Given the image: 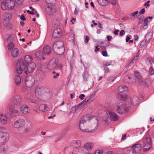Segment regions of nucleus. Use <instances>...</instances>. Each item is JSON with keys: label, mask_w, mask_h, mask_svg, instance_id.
<instances>
[{"label": "nucleus", "mask_w": 154, "mask_h": 154, "mask_svg": "<svg viewBox=\"0 0 154 154\" xmlns=\"http://www.w3.org/2000/svg\"><path fill=\"white\" fill-rule=\"evenodd\" d=\"M118 90L119 93L117 96V98L121 101H124L127 97V95L125 92L128 91V88L125 85H122L119 87Z\"/></svg>", "instance_id": "1"}, {"label": "nucleus", "mask_w": 154, "mask_h": 154, "mask_svg": "<svg viewBox=\"0 0 154 154\" xmlns=\"http://www.w3.org/2000/svg\"><path fill=\"white\" fill-rule=\"evenodd\" d=\"M143 150L146 151L149 150L152 146L151 139L148 137L145 138L143 140Z\"/></svg>", "instance_id": "2"}, {"label": "nucleus", "mask_w": 154, "mask_h": 154, "mask_svg": "<svg viewBox=\"0 0 154 154\" xmlns=\"http://www.w3.org/2000/svg\"><path fill=\"white\" fill-rule=\"evenodd\" d=\"M57 60L55 58H53L49 62L48 65V68L50 70H54L57 67L61 68V65H58Z\"/></svg>", "instance_id": "3"}, {"label": "nucleus", "mask_w": 154, "mask_h": 154, "mask_svg": "<svg viewBox=\"0 0 154 154\" xmlns=\"http://www.w3.org/2000/svg\"><path fill=\"white\" fill-rule=\"evenodd\" d=\"M26 66L23 61L20 59L19 60L17 64L16 71L17 73L20 74L25 69Z\"/></svg>", "instance_id": "4"}, {"label": "nucleus", "mask_w": 154, "mask_h": 154, "mask_svg": "<svg viewBox=\"0 0 154 154\" xmlns=\"http://www.w3.org/2000/svg\"><path fill=\"white\" fill-rule=\"evenodd\" d=\"M117 108L116 109L117 112L120 114H122L125 112H127L128 108L131 106V105H128L127 102H126L125 105H120V106H117Z\"/></svg>", "instance_id": "5"}, {"label": "nucleus", "mask_w": 154, "mask_h": 154, "mask_svg": "<svg viewBox=\"0 0 154 154\" xmlns=\"http://www.w3.org/2000/svg\"><path fill=\"white\" fill-rule=\"evenodd\" d=\"M49 89L46 87L39 86L37 87L35 90L36 94L41 95L44 94L45 93L49 92Z\"/></svg>", "instance_id": "6"}, {"label": "nucleus", "mask_w": 154, "mask_h": 154, "mask_svg": "<svg viewBox=\"0 0 154 154\" xmlns=\"http://www.w3.org/2000/svg\"><path fill=\"white\" fill-rule=\"evenodd\" d=\"M9 114L11 116L14 117L17 116L19 114V111L12 105H10L9 106Z\"/></svg>", "instance_id": "7"}, {"label": "nucleus", "mask_w": 154, "mask_h": 154, "mask_svg": "<svg viewBox=\"0 0 154 154\" xmlns=\"http://www.w3.org/2000/svg\"><path fill=\"white\" fill-rule=\"evenodd\" d=\"M25 124V122L24 120L19 119L14 122V126L16 128H20L23 127Z\"/></svg>", "instance_id": "8"}, {"label": "nucleus", "mask_w": 154, "mask_h": 154, "mask_svg": "<svg viewBox=\"0 0 154 154\" xmlns=\"http://www.w3.org/2000/svg\"><path fill=\"white\" fill-rule=\"evenodd\" d=\"M11 102L14 105H20L21 102L20 97L18 95H15L12 97Z\"/></svg>", "instance_id": "9"}, {"label": "nucleus", "mask_w": 154, "mask_h": 154, "mask_svg": "<svg viewBox=\"0 0 154 154\" xmlns=\"http://www.w3.org/2000/svg\"><path fill=\"white\" fill-rule=\"evenodd\" d=\"M34 79L32 76H29L25 79V84L26 86L29 88L33 85L34 83Z\"/></svg>", "instance_id": "10"}, {"label": "nucleus", "mask_w": 154, "mask_h": 154, "mask_svg": "<svg viewBox=\"0 0 154 154\" xmlns=\"http://www.w3.org/2000/svg\"><path fill=\"white\" fill-rule=\"evenodd\" d=\"M9 135L7 132H2L0 134V142L4 143L9 139Z\"/></svg>", "instance_id": "11"}, {"label": "nucleus", "mask_w": 154, "mask_h": 154, "mask_svg": "<svg viewBox=\"0 0 154 154\" xmlns=\"http://www.w3.org/2000/svg\"><path fill=\"white\" fill-rule=\"evenodd\" d=\"M35 68V63L33 62H32L29 63L27 66V71L25 70L24 71L25 73L27 75L28 72L29 73L32 72L34 70Z\"/></svg>", "instance_id": "12"}, {"label": "nucleus", "mask_w": 154, "mask_h": 154, "mask_svg": "<svg viewBox=\"0 0 154 154\" xmlns=\"http://www.w3.org/2000/svg\"><path fill=\"white\" fill-rule=\"evenodd\" d=\"M98 3L102 6H106L108 3H111L112 5H115L116 3V0H113V1L110 0H98Z\"/></svg>", "instance_id": "13"}, {"label": "nucleus", "mask_w": 154, "mask_h": 154, "mask_svg": "<svg viewBox=\"0 0 154 154\" xmlns=\"http://www.w3.org/2000/svg\"><path fill=\"white\" fill-rule=\"evenodd\" d=\"M62 34V30L60 28L55 29L54 30L53 33V37L55 38H58L60 37Z\"/></svg>", "instance_id": "14"}, {"label": "nucleus", "mask_w": 154, "mask_h": 154, "mask_svg": "<svg viewBox=\"0 0 154 154\" xmlns=\"http://www.w3.org/2000/svg\"><path fill=\"white\" fill-rule=\"evenodd\" d=\"M64 47L63 42L59 41L55 42L53 45V48L54 51L58 49L59 48Z\"/></svg>", "instance_id": "15"}, {"label": "nucleus", "mask_w": 154, "mask_h": 154, "mask_svg": "<svg viewBox=\"0 0 154 154\" xmlns=\"http://www.w3.org/2000/svg\"><path fill=\"white\" fill-rule=\"evenodd\" d=\"M132 148L136 153L140 152L141 150L142 146L141 144L137 143L134 144L132 146Z\"/></svg>", "instance_id": "16"}, {"label": "nucleus", "mask_w": 154, "mask_h": 154, "mask_svg": "<svg viewBox=\"0 0 154 154\" xmlns=\"http://www.w3.org/2000/svg\"><path fill=\"white\" fill-rule=\"evenodd\" d=\"M134 74L138 80L139 84L141 85L143 84V80L142 79L141 75V73L137 71H135L134 72Z\"/></svg>", "instance_id": "17"}, {"label": "nucleus", "mask_w": 154, "mask_h": 154, "mask_svg": "<svg viewBox=\"0 0 154 154\" xmlns=\"http://www.w3.org/2000/svg\"><path fill=\"white\" fill-rule=\"evenodd\" d=\"M43 51L45 55H49L51 52V49L50 46L46 45L43 48Z\"/></svg>", "instance_id": "18"}, {"label": "nucleus", "mask_w": 154, "mask_h": 154, "mask_svg": "<svg viewBox=\"0 0 154 154\" xmlns=\"http://www.w3.org/2000/svg\"><path fill=\"white\" fill-rule=\"evenodd\" d=\"M85 122H83L81 123V126L80 127L79 123V127L80 130L82 132H90V133H92L95 131L96 130V128H95V129H93L91 131H89L88 129H86L84 128V123Z\"/></svg>", "instance_id": "19"}, {"label": "nucleus", "mask_w": 154, "mask_h": 154, "mask_svg": "<svg viewBox=\"0 0 154 154\" xmlns=\"http://www.w3.org/2000/svg\"><path fill=\"white\" fill-rule=\"evenodd\" d=\"M53 5H47L45 6L46 12L49 15H51L55 12V10L52 7Z\"/></svg>", "instance_id": "20"}, {"label": "nucleus", "mask_w": 154, "mask_h": 154, "mask_svg": "<svg viewBox=\"0 0 154 154\" xmlns=\"http://www.w3.org/2000/svg\"><path fill=\"white\" fill-rule=\"evenodd\" d=\"M109 117L110 119L113 121H116L118 119L117 115L114 112L110 111L109 112Z\"/></svg>", "instance_id": "21"}, {"label": "nucleus", "mask_w": 154, "mask_h": 154, "mask_svg": "<svg viewBox=\"0 0 154 154\" xmlns=\"http://www.w3.org/2000/svg\"><path fill=\"white\" fill-rule=\"evenodd\" d=\"M24 98L26 100H30V101L32 103H35L34 100L33 99V95L31 93H28L25 96Z\"/></svg>", "instance_id": "22"}, {"label": "nucleus", "mask_w": 154, "mask_h": 154, "mask_svg": "<svg viewBox=\"0 0 154 154\" xmlns=\"http://www.w3.org/2000/svg\"><path fill=\"white\" fill-rule=\"evenodd\" d=\"M93 99H91L90 97H89L88 99H85L83 101H82L81 103L79 104V105H82V107H84V106L86 105L88 103L92 101Z\"/></svg>", "instance_id": "23"}, {"label": "nucleus", "mask_w": 154, "mask_h": 154, "mask_svg": "<svg viewBox=\"0 0 154 154\" xmlns=\"http://www.w3.org/2000/svg\"><path fill=\"white\" fill-rule=\"evenodd\" d=\"M8 148L7 145L4 143L0 145V152L5 153L8 150Z\"/></svg>", "instance_id": "24"}, {"label": "nucleus", "mask_w": 154, "mask_h": 154, "mask_svg": "<svg viewBox=\"0 0 154 154\" xmlns=\"http://www.w3.org/2000/svg\"><path fill=\"white\" fill-rule=\"evenodd\" d=\"M139 100L138 99L137 97H134L130 100V103L129 101L127 102L128 105H131V104H133L134 105H136L138 104Z\"/></svg>", "instance_id": "25"}, {"label": "nucleus", "mask_w": 154, "mask_h": 154, "mask_svg": "<svg viewBox=\"0 0 154 154\" xmlns=\"http://www.w3.org/2000/svg\"><path fill=\"white\" fill-rule=\"evenodd\" d=\"M11 55L14 57H18L19 55V50L17 48H13L11 51Z\"/></svg>", "instance_id": "26"}, {"label": "nucleus", "mask_w": 154, "mask_h": 154, "mask_svg": "<svg viewBox=\"0 0 154 154\" xmlns=\"http://www.w3.org/2000/svg\"><path fill=\"white\" fill-rule=\"evenodd\" d=\"M65 51V49L64 46L62 47L59 48L58 49H57V50H56L54 51L55 53L57 55H61L64 53Z\"/></svg>", "instance_id": "27"}, {"label": "nucleus", "mask_w": 154, "mask_h": 154, "mask_svg": "<svg viewBox=\"0 0 154 154\" xmlns=\"http://www.w3.org/2000/svg\"><path fill=\"white\" fill-rule=\"evenodd\" d=\"M90 119V117H89V116L88 115H85L83 116L79 122L80 127L81 126V123L83 122L85 123L86 121H89Z\"/></svg>", "instance_id": "28"}, {"label": "nucleus", "mask_w": 154, "mask_h": 154, "mask_svg": "<svg viewBox=\"0 0 154 154\" xmlns=\"http://www.w3.org/2000/svg\"><path fill=\"white\" fill-rule=\"evenodd\" d=\"M21 110L23 113L26 114L29 112V109L28 106L25 105L21 106Z\"/></svg>", "instance_id": "29"}, {"label": "nucleus", "mask_w": 154, "mask_h": 154, "mask_svg": "<svg viewBox=\"0 0 154 154\" xmlns=\"http://www.w3.org/2000/svg\"><path fill=\"white\" fill-rule=\"evenodd\" d=\"M7 2L8 5V8L12 9L14 8L15 5V2L13 0H7Z\"/></svg>", "instance_id": "30"}, {"label": "nucleus", "mask_w": 154, "mask_h": 154, "mask_svg": "<svg viewBox=\"0 0 154 154\" xmlns=\"http://www.w3.org/2000/svg\"><path fill=\"white\" fill-rule=\"evenodd\" d=\"M39 109L42 112H45L48 110V108L46 105L42 104L39 106Z\"/></svg>", "instance_id": "31"}, {"label": "nucleus", "mask_w": 154, "mask_h": 154, "mask_svg": "<svg viewBox=\"0 0 154 154\" xmlns=\"http://www.w3.org/2000/svg\"><path fill=\"white\" fill-rule=\"evenodd\" d=\"M61 23V22L60 19L59 18H57L53 20L52 22V24L55 26H60Z\"/></svg>", "instance_id": "32"}, {"label": "nucleus", "mask_w": 154, "mask_h": 154, "mask_svg": "<svg viewBox=\"0 0 154 154\" xmlns=\"http://www.w3.org/2000/svg\"><path fill=\"white\" fill-rule=\"evenodd\" d=\"M93 145V144L91 143H87L84 145V147L88 152V150L92 148Z\"/></svg>", "instance_id": "33"}, {"label": "nucleus", "mask_w": 154, "mask_h": 154, "mask_svg": "<svg viewBox=\"0 0 154 154\" xmlns=\"http://www.w3.org/2000/svg\"><path fill=\"white\" fill-rule=\"evenodd\" d=\"M0 120L2 123L5 124L7 122V118L5 115H1L0 116Z\"/></svg>", "instance_id": "34"}, {"label": "nucleus", "mask_w": 154, "mask_h": 154, "mask_svg": "<svg viewBox=\"0 0 154 154\" xmlns=\"http://www.w3.org/2000/svg\"><path fill=\"white\" fill-rule=\"evenodd\" d=\"M15 82L17 85H19L20 84L21 78L20 76L18 75H16L15 79Z\"/></svg>", "instance_id": "35"}, {"label": "nucleus", "mask_w": 154, "mask_h": 154, "mask_svg": "<svg viewBox=\"0 0 154 154\" xmlns=\"http://www.w3.org/2000/svg\"><path fill=\"white\" fill-rule=\"evenodd\" d=\"M79 152L80 154H87L88 153L87 150L84 147L80 148L79 150Z\"/></svg>", "instance_id": "36"}, {"label": "nucleus", "mask_w": 154, "mask_h": 154, "mask_svg": "<svg viewBox=\"0 0 154 154\" xmlns=\"http://www.w3.org/2000/svg\"><path fill=\"white\" fill-rule=\"evenodd\" d=\"M32 60V57L30 55H27L25 57V61L26 63H28L31 62Z\"/></svg>", "instance_id": "37"}, {"label": "nucleus", "mask_w": 154, "mask_h": 154, "mask_svg": "<svg viewBox=\"0 0 154 154\" xmlns=\"http://www.w3.org/2000/svg\"><path fill=\"white\" fill-rule=\"evenodd\" d=\"M146 62L148 65H151L154 63V60L151 57H148L146 59Z\"/></svg>", "instance_id": "38"}, {"label": "nucleus", "mask_w": 154, "mask_h": 154, "mask_svg": "<svg viewBox=\"0 0 154 154\" xmlns=\"http://www.w3.org/2000/svg\"><path fill=\"white\" fill-rule=\"evenodd\" d=\"M35 55L36 57L40 59H42V56L43 55V52L41 51H38L36 52Z\"/></svg>", "instance_id": "39"}, {"label": "nucleus", "mask_w": 154, "mask_h": 154, "mask_svg": "<svg viewBox=\"0 0 154 154\" xmlns=\"http://www.w3.org/2000/svg\"><path fill=\"white\" fill-rule=\"evenodd\" d=\"M1 7L3 10H5L8 8V5L7 2V1L3 2L1 4Z\"/></svg>", "instance_id": "40"}, {"label": "nucleus", "mask_w": 154, "mask_h": 154, "mask_svg": "<svg viewBox=\"0 0 154 154\" xmlns=\"http://www.w3.org/2000/svg\"><path fill=\"white\" fill-rule=\"evenodd\" d=\"M83 77L84 80L86 82L88 80L87 79L89 78V75L87 72L85 71L83 73Z\"/></svg>", "instance_id": "41"}, {"label": "nucleus", "mask_w": 154, "mask_h": 154, "mask_svg": "<svg viewBox=\"0 0 154 154\" xmlns=\"http://www.w3.org/2000/svg\"><path fill=\"white\" fill-rule=\"evenodd\" d=\"M139 57V55H136L134 58L130 61L128 64V66H131L132 63H134L138 59V58Z\"/></svg>", "instance_id": "42"}, {"label": "nucleus", "mask_w": 154, "mask_h": 154, "mask_svg": "<svg viewBox=\"0 0 154 154\" xmlns=\"http://www.w3.org/2000/svg\"><path fill=\"white\" fill-rule=\"evenodd\" d=\"M47 5H54L55 4V0H45Z\"/></svg>", "instance_id": "43"}, {"label": "nucleus", "mask_w": 154, "mask_h": 154, "mask_svg": "<svg viewBox=\"0 0 154 154\" xmlns=\"http://www.w3.org/2000/svg\"><path fill=\"white\" fill-rule=\"evenodd\" d=\"M80 106V105H79V104H78L77 106L75 105L74 106L72 107L71 109L70 112L69 113V114H70L71 113H72L75 112L76 111V109L77 108L79 107Z\"/></svg>", "instance_id": "44"}, {"label": "nucleus", "mask_w": 154, "mask_h": 154, "mask_svg": "<svg viewBox=\"0 0 154 154\" xmlns=\"http://www.w3.org/2000/svg\"><path fill=\"white\" fill-rule=\"evenodd\" d=\"M151 34L150 33H147L145 36V40L148 42L152 38Z\"/></svg>", "instance_id": "45"}, {"label": "nucleus", "mask_w": 154, "mask_h": 154, "mask_svg": "<svg viewBox=\"0 0 154 154\" xmlns=\"http://www.w3.org/2000/svg\"><path fill=\"white\" fill-rule=\"evenodd\" d=\"M3 24L5 26H10V27L7 26V28L8 29H11L12 28L11 25V24L8 23H7V21H6V20H4L3 21Z\"/></svg>", "instance_id": "46"}, {"label": "nucleus", "mask_w": 154, "mask_h": 154, "mask_svg": "<svg viewBox=\"0 0 154 154\" xmlns=\"http://www.w3.org/2000/svg\"><path fill=\"white\" fill-rule=\"evenodd\" d=\"M131 79V78L130 77L127 75L124 79V81L125 82L129 83L130 82V79Z\"/></svg>", "instance_id": "47"}, {"label": "nucleus", "mask_w": 154, "mask_h": 154, "mask_svg": "<svg viewBox=\"0 0 154 154\" xmlns=\"http://www.w3.org/2000/svg\"><path fill=\"white\" fill-rule=\"evenodd\" d=\"M14 46V44L12 42H10L8 45V48L9 50L11 49Z\"/></svg>", "instance_id": "48"}, {"label": "nucleus", "mask_w": 154, "mask_h": 154, "mask_svg": "<svg viewBox=\"0 0 154 154\" xmlns=\"http://www.w3.org/2000/svg\"><path fill=\"white\" fill-rule=\"evenodd\" d=\"M103 70L105 73H107L109 72V68L107 66H103Z\"/></svg>", "instance_id": "49"}, {"label": "nucleus", "mask_w": 154, "mask_h": 154, "mask_svg": "<svg viewBox=\"0 0 154 154\" xmlns=\"http://www.w3.org/2000/svg\"><path fill=\"white\" fill-rule=\"evenodd\" d=\"M138 12V11H136L130 14V15L131 17V19H133V17H134V16L137 14Z\"/></svg>", "instance_id": "50"}, {"label": "nucleus", "mask_w": 154, "mask_h": 154, "mask_svg": "<svg viewBox=\"0 0 154 154\" xmlns=\"http://www.w3.org/2000/svg\"><path fill=\"white\" fill-rule=\"evenodd\" d=\"M126 154H136L135 151L133 150H128L126 152Z\"/></svg>", "instance_id": "51"}, {"label": "nucleus", "mask_w": 154, "mask_h": 154, "mask_svg": "<svg viewBox=\"0 0 154 154\" xmlns=\"http://www.w3.org/2000/svg\"><path fill=\"white\" fill-rule=\"evenodd\" d=\"M149 73L150 75L154 74V69L152 66H151L149 69Z\"/></svg>", "instance_id": "52"}, {"label": "nucleus", "mask_w": 154, "mask_h": 154, "mask_svg": "<svg viewBox=\"0 0 154 154\" xmlns=\"http://www.w3.org/2000/svg\"><path fill=\"white\" fill-rule=\"evenodd\" d=\"M14 38V36L13 34H11L7 38V40L8 41L9 40L12 41Z\"/></svg>", "instance_id": "53"}, {"label": "nucleus", "mask_w": 154, "mask_h": 154, "mask_svg": "<svg viewBox=\"0 0 154 154\" xmlns=\"http://www.w3.org/2000/svg\"><path fill=\"white\" fill-rule=\"evenodd\" d=\"M103 152V150H97L94 152L95 154H102Z\"/></svg>", "instance_id": "54"}, {"label": "nucleus", "mask_w": 154, "mask_h": 154, "mask_svg": "<svg viewBox=\"0 0 154 154\" xmlns=\"http://www.w3.org/2000/svg\"><path fill=\"white\" fill-rule=\"evenodd\" d=\"M150 83V81L149 79H147L145 80V84L146 86L147 87L149 85Z\"/></svg>", "instance_id": "55"}, {"label": "nucleus", "mask_w": 154, "mask_h": 154, "mask_svg": "<svg viewBox=\"0 0 154 154\" xmlns=\"http://www.w3.org/2000/svg\"><path fill=\"white\" fill-rule=\"evenodd\" d=\"M146 42L147 41L145 39L143 41L140 43V47L141 48H142V47L146 44Z\"/></svg>", "instance_id": "56"}, {"label": "nucleus", "mask_w": 154, "mask_h": 154, "mask_svg": "<svg viewBox=\"0 0 154 154\" xmlns=\"http://www.w3.org/2000/svg\"><path fill=\"white\" fill-rule=\"evenodd\" d=\"M70 33V36L72 38L71 39V40H72V41H73V40H74V35L73 31H71Z\"/></svg>", "instance_id": "57"}, {"label": "nucleus", "mask_w": 154, "mask_h": 154, "mask_svg": "<svg viewBox=\"0 0 154 154\" xmlns=\"http://www.w3.org/2000/svg\"><path fill=\"white\" fill-rule=\"evenodd\" d=\"M102 54L104 57L108 56V54L106 51H103L102 52Z\"/></svg>", "instance_id": "58"}, {"label": "nucleus", "mask_w": 154, "mask_h": 154, "mask_svg": "<svg viewBox=\"0 0 154 154\" xmlns=\"http://www.w3.org/2000/svg\"><path fill=\"white\" fill-rule=\"evenodd\" d=\"M15 1L17 4L20 5L23 2L24 0H15Z\"/></svg>", "instance_id": "59"}, {"label": "nucleus", "mask_w": 154, "mask_h": 154, "mask_svg": "<svg viewBox=\"0 0 154 154\" xmlns=\"http://www.w3.org/2000/svg\"><path fill=\"white\" fill-rule=\"evenodd\" d=\"M89 37L88 36L86 35L85 36V38L84 40V42L85 44L88 43L89 41Z\"/></svg>", "instance_id": "60"}, {"label": "nucleus", "mask_w": 154, "mask_h": 154, "mask_svg": "<svg viewBox=\"0 0 154 154\" xmlns=\"http://www.w3.org/2000/svg\"><path fill=\"white\" fill-rule=\"evenodd\" d=\"M31 128H32L31 126L25 128V131L26 132H27L29 131L31 129Z\"/></svg>", "instance_id": "61"}, {"label": "nucleus", "mask_w": 154, "mask_h": 154, "mask_svg": "<svg viewBox=\"0 0 154 154\" xmlns=\"http://www.w3.org/2000/svg\"><path fill=\"white\" fill-rule=\"evenodd\" d=\"M111 65L110 63L108 61L105 62L103 64V66H107Z\"/></svg>", "instance_id": "62"}, {"label": "nucleus", "mask_w": 154, "mask_h": 154, "mask_svg": "<svg viewBox=\"0 0 154 154\" xmlns=\"http://www.w3.org/2000/svg\"><path fill=\"white\" fill-rule=\"evenodd\" d=\"M116 78V77L110 78L109 80V83L110 82H113L115 80Z\"/></svg>", "instance_id": "63"}, {"label": "nucleus", "mask_w": 154, "mask_h": 154, "mask_svg": "<svg viewBox=\"0 0 154 154\" xmlns=\"http://www.w3.org/2000/svg\"><path fill=\"white\" fill-rule=\"evenodd\" d=\"M85 97V95L84 94H81L79 96V97L81 100H83Z\"/></svg>", "instance_id": "64"}]
</instances>
